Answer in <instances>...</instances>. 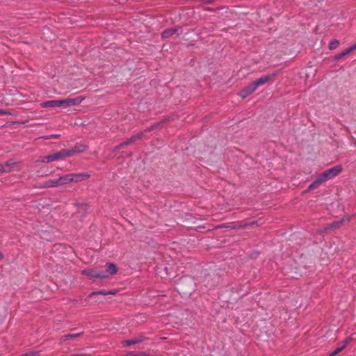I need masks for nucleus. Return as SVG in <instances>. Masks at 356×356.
Returning <instances> with one entry per match:
<instances>
[{
    "instance_id": "nucleus-14",
    "label": "nucleus",
    "mask_w": 356,
    "mask_h": 356,
    "mask_svg": "<svg viewBox=\"0 0 356 356\" xmlns=\"http://www.w3.org/2000/svg\"><path fill=\"white\" fill-rule=\"evenodd\" d=\"M356 49V43L354 44L353 46L350 47L349 48L345 49L344 51H341L340 54H337L335 57L336 60H339L342 57L345 56L346 55L351 53L352 51H355Z\"/></svg>"
},
{
    "instance_id": "nucleus-24",
    "label": "nucleus",
    "mask_w": 356,
    "mask_h": 356,
    "mask_svg": "<svg viewBox=\"0 0 356 356\" xmlns=\"http://www.w3.org/2000/svg\"><path fill=\"white\" fill-rule=\"evenodd\" d=\"M353 340L352 336H350L348 337H347L343 342H342V344H341V346L343 347V348H345L346 347V346L350 343Z\"/></svg>"
},
{
    "instance_id": "nucleus-11",
    "label": "nucleus",
    "mask_w": 356,
    "mask_h": 356,
    "mask_svg": "<svg viewBox=\"0 0 356 356\" xmlns=\"http://www.w3.org/2000/svg\"><path fill=\"white\" fill-rule=\"evenodd\" d=\"M146 339H147V338L145 337L140 336L139 337H136L133 339L124 340L122 341V344L125 346H129L131 345H134V344L143 342V341H145Z\"/></svg>"
},
{
    "instance_id": "nucleus-21",
    "label": "nucleus",
    "mask_w": 356,
    "mask_h": 356,
    "mask_svg": "<svg viewBox=\"0 0 356 356\" xmlns=\"http://www.w3.org/2000/svg\"><path fill=\"white\" fill-rule=\"evenodd\" d=\"M95 295H103V296H106L108 295V291H106V290H101V291H93L92 293H90L88 296V298H91L92 296H95Z\"/></svg>"
},
{
    "instance_id": "nucleus-30",
    "label": "nucleus",
    "mask_w": 356,
    "mask_h": 356,
    "mask_svg": "<svg viewBox=\"0 0 356 356\" xmlns=\"http://www.w3.org/2000/svg\"><path fill=\"white\" fill-rule=\"evenodd\" d=\"M0 114L1 115H10V113L9 111H6V110L0 108Z\"/></svg>"
},
{
    "instance_id": "nucleus-9",
    "label": "nucleus",
    "mask_w": 356,
    "mask_h": 356,
    "mask_svg": "<svg viewBox=\"0 0 356 356\" xmlns=\"http://www.w3.org/2000/svg\"><path fill=\"white\" fill-rule=\"evenodd\" d=\"M58 186H60V183L58 181V179H49V180L44 181L41 184L40 188H55V187H58Z\"/></svg>"
},
{
    "instance_id": "nucleus-35",
    "label": "nucleus",
    "mask_w": 356,
    "mask_h": 356,
    "mask_svg": "<svg viewBox=\"0 0 356 356\" xmlns=\"http://www.w3.org/2000/svg\"><path fill=\"white\" fill-rule=\"evenodd\" d=\"M3 259V254L0 253V259Z\"/></svg>"
},
{
    "instance_id": "nucleus-33",
    "label": "nucleus",
    "mask_w": 356,
    "mask_h": 356,
    "mask_svg": "<svg viewBox=\"0 0 356 356\" xmlns=\"http://www.w3.org/2000/svg\"><path fill=\"white\" fill-rule=\"evenodd\" d=\"M117 291L115 290L108 291V295H115Z\"/></svg>"
},
{
    "instance_id": "nucleus-19",
    "label": "nucleus",
    "mask_w": 356,
    "mask_h": 356,
    "mask_svg": "<svg viewBox=\"0 0 356 356\" xmlns=\"http://www.w3.org/2000/svg\"><path fill=\"white\" fill-rule=\"evenodd\" d=\"M243 89H245L250 95H251L257 90V87L254 85V82H252L246 87H245Z\"/></svg>"
},
{
    "instance_id": "nucleus-3",
    "label": "nucleus",
    "mask_w": 356,
    "mask_h": 356,
    "mask_svg": "<svg viewBox=\"0 0 356 356\" xmlns=\"http://www.w3.org/2000/svg\"><path fill=\"white\" fill-rule=\"evenodd\" d=\"M327 175L326 174L325 171L321 173L318 176V177L316 179V180L312 182L308 187L307 191H312L316 188H317L321 184L323 183L324 181L328 180Z\"/></svg>"
},
{
    "instance_id": "nucleus-20",
    "label": "nucleus",
    "mask_w": 356,
    "mask_h": 356,
    "mask_svg": "<svg viewBox=\"0 0 356 356\" xmlns=\"http://www.w3.org/2000/svg\"><path fill=\"white\" fill-rule=\"evenodd\" d=\"M97 278L99 280H104L108 277V275L106 271L97 270Z\"/></svg>"
},
{
    "instance_id": "nucleus-15",
    "label": "nucleus",
    "mask_w": 356,
    "mask_h": 356,
    "mask_svg": "<svg viewBox=\"0 0 356 356\" xmlns=\"http://www.w3.org/2000/svg\"><path fill=\"white\" fill-rule=\"evenodd\" d=\"M58 181L60 183V186H63L69 183L73 182L71 174L60 176V177H58Z\"/></svg>"
},
{
    "instance_id": "nucleus-29",
    "label": "nucleus",
    "mask_w": 356,
    "mask_h": 356,
    "mask_svg": "<svg viewBox=\"0 0 356 356\" xmlns=\"http://www.w3.org/2000/svg\"><path fill=\"white\" fill-rule=\"evenodd\" d=\"M127 356H147V355L144 353H129L127 354Z\"/></svg>"
},
{
    "instance_id": "nucleus-22",
    "label": "nucleus",
    "mask_w": 356,
    "mask_h": 356,
    "mask_svg": "<svg viewBox=\"0 0 356 356\" xmlns=\"http://www.w3.org/2000/svg\"><path fill=\"white\" fill-rule=\"evenodd\" d=\"M339 44V42L337 40H333L330 41V44H329V48L330 49H334L337 47Z\"/></svg>"
},
{
    "instance_id": "nucleus-26",
    "label": "nucleus",
    "mask_w": 356,
    "mask_h": 356,
    "mask_svg": "<svg viewBox=\"0 0 356 356\" xmlns=\"http://www.w3.org/2000/svg\"><path fill=\"white\" fill-rule=\"evenodd\" d=\"M35 163H50V161L47 160V155L40 156L37 161H35Z\"/></svg>"
},
{
    "instance_id": "nucleus-7",
    "label": "nucleus",
    "mask_w": 356,
    "mask_h": 356,
    "mask_svg": "<svg viewBox=\"0 0 356 356\" xmlns=\"http://www.w3.org/2000/svg\"><path fill=\"white\" fill-rule=\"evenodd\" d=\"M276 74H277L276 72H274L272 74H268L261 76L260 78L257 79V80H255L253 82L257 88L259 86H262V85L265 84L266 83H267L270 79H272Z\"/></svg>"
},
{
    "instance_id": "nucleus-5",
    "label": "nucleus",
    "mask_w": 356,
    "mask_h": 356,
    "mask_svg": "<svg viewBox=\"0 0 356 356\" xmlns=\"http://www.w3.org/2000/svg\"><path fill=\"white\" fill-rule=\"evenodd\" d=\"M143 136V133H142V132L138 133L137 134L132 136L131 137L128 138L127 140H125L124 142L121 143L120 145L116 146L115 147L114 150L119 149L124 146H127V145L134 143L136 140L142 138Z\"/></svg>"
},
{
    "instance_id": "nucleus-1",
    "label": "nucleus",
    "mask_w": 356,
    "mask_h": 356,
    "mask_svg": "<svg viewBox=\"0 0 356 356\" xmlns=\"http://www.w3.org/2000/svg\"><path fill=\"white\" fill-rule=\"evenodd\" d=\"M87 147V146H74L73 148L70 149H61L59 152L50 155H47V160L50 161V162H52L56 160L63 159L65 158L81 153Z\"/></svg>"
},
{
    "instance_id": "nucleus-17",
    "label": "nucleus",
    "mask_w": 356,
    "mask_h": 356,
    "mask_svg": "<svg viewBox=\"0 0 356 356\" xmlns=\"http://www.w3.org/2000/svg\"><path fill=\"white\" fill-rule=\"evenodd\" d=\"M81 335H82V332H79V333H76V334H65V335H63V336H62L60 337V341L61 342H64V341H65L67 340H69V339H74V338L80 337Z\"/></svg>"
},
{
    "instance_id": "nucleus-2",
    "label": "nucleus",
    "mask_w": 356,
    "mask_h": 356,
    "mask_svg": "<svg viewBox=\"0 0 356 356\" xmlns=\"http://www.w3.org/2000/svg\"><path fill=\"white\" fill-rule=\"evenodd\" d=\"M85 97H76L75 98H69L65 99H60L61 106H75L80 104L84 99Z\"/></svg>"
},
{
    "instance_id": "nucleus-12",
    "label": "nucleus",
    "mask_w": 356,
    "mask_h": 356,
    "mask_svg": "<svg viewBox=\"0 0 356 356\" xmlns=\"http://www.w3.org/2000/svg\"><path fill=\"white\" fill-rule=\"evenodd\" d=\"M71 175L73 182L81 181L90 177V175L88 173H72Z\"/></svg>"
},
{
    "instance_id": "nucleus-34",
    "label": "nucleus",
    "mask_w": 356,
    "mask_h": 356,
    "mask_svg": "<svg viewBox=\"0 0 356 356\" xmlns=\"http://www.w3.org/2000/svg\"><path fill=\"white\" fill-rule=\"evenodd\" d=\"M41 138L45 139V140H49L51 139L50 135L44 136L41 137Z\"/></svg>"
},
{
    "instance_id": "nucleus-10",
    "label": "nucleus",
    "mask_w": 356,
    "mask_h": 356,
    "mask_svg": "<svg viewBox=\"0 0 356 356\" xmlns=\"http://www.w3.org/2000/svg\"><path fill=\"white\" fill-rule=\"evenodd\" d=\"M40 106L42 108L61 106L60 99V100H49V101L42 102L40 103Z\"/></svg>"
},
{
    "instance_id": "nucleus-23",
    "label": "nucleus",
    "mask_w": 356,
    "mask_h": 356,
    "mask_svg": "<svg viewBox=\"0 0 356 356\" xmlns=\"http://www.w3.org/2000/svg\"><path fill=\"white\" fill-rule=\"evenodd\" d=\"M40 351H31L29 353H26L24 354L21 355L20 356H40Z\"/></svg>"
},
{
    "instance_id": "nucleus-32",
    "label": "nucleus",
    "mask_w": 356,
    "mask_h": 356,
    "mask_svg": "<svg viewBox=\"0 0 356 356\" xmlns=\"http://www.w3.org/2000/svg\"><path fill=\"white\" fill-rule=\"evenodd\" d=\"M50 137H51V139L58 138L60 137V135L59 134H51Z\"/></svg>"
},
{
    "instance_id": "nucleus-28",
    "label": "nucleus",
    "mask_w": 356,
    "mask_h": 356,
    "mask_svg": "<svg viewBox=\"0 0 356 356\" xmlns=\"http://www.w3.org/2000/svg\"><path fill=\"white\" fill-rule=\"evenodd\" d=\"M343 221H344V220L333 222L329 229H330V228H336V227H339V225H341Z\"/></svg>"
},
{
    "instance_id": "nucleus-4",
    "label": "nucleus",
    "mask_w": 356,
    "mask_h": 356,
    "mask_svg": "<svg viewBox=\"0 0 356 356\" xmlns=\"http://www.w3.org/2000/svg\"><path fill=\"white\" fill-rule=\"evenodd\" d=\"M327 175L326 174L325 171L321 173L318 176V177L316 179V180L312 182L308 187L307 191H312L316 188H317L321 184L323 183L324 181L328 180Z\"/></svg>"
},
{
    "instance_id": "nucleus-31",
    "label": "nucleus",
    "mask_w": 356,
    "mask_h": 356,
    "mask_svg": "<svg viewBox=\"0 0 356 356\" xmlns=\"http://www.w3.org/2000/svg\"><path fill=\"white\" fill-rule=\"evenodd\" d=\"M71 356H90V355L88 354H86V353H76V354H73Z\"/></svg>"
},
{
    "instance_id": "nucleus-8",
    "label": "nucleus",
    "mask_w": 356,
    "mask_h": 356,
    "mask_svg": "<svg viewBox=\"0 0 356 356\" xmlns=\"http://www.w3.org/2000/svg\"><path fill=\"white\" fill-rule=\"evenodd\" d=\"M341 171L342 167L339 165L325 170V172L327 175L328 179H330L337 176Z\"/></svg>"
},
{
    "instance_id": "nucleus-16",
    "label": "nucleus",
    "mask_w": 356,
    "mask_h": 356,
    "mask_svg": "<svg viewBox=\"0 0 356 356\" xmlns=\"http://www.w3.org/2000/svg\"><path fill=\"white\" fill-rule=\"evenodd\" d=\"M81 273L92 280L97 278V270L94 269H84Z\"/></svg>"
},
{
    "instance_id": "nucleus-18",
    "label": "nucleus",
    "mask_w": 356,
    "mask_h": 356,
    "mask_svg": "<svg viewBox=\"0 0 356 356\" xmlns=\"http://www.w3.org/2000/svg\"><path fill=\"white\" fill-rule=\"evenodd\" d=\"M177 31V29H168L163 31L161 35L163 38H168L174 35Z\"/></svg>"
},
{
    "instance_id": "nucleus-25",
    "label": "nucleus",
    "mask_w": 356,
    "mask_h": 356,
    "mask_svg": "<svg viewBox=\"0 0 356 356\" xmlns=\"http://www.w3.org/2000/svg\"><path fill=\"white\" fill-rule=\"evenodd\" d=\"M343 347H342L341 346L337 348L331 354H330L328 356H335L337 355V354H339V353H341L343 350Z\"/></svg>"
},
{
    "instance_id": "nucleus-6",
    "label": "nucleus",
    "mask_w": 356,
    "mask_h": 356,
    "mask_svg": "<svg viewBox=\"0 0 356 356\" xmlns=\"http://www.w3.org/2000/svg\"><path fill=\"white\" fill-rule=\"evenodd\" d=\"M15 163L13 160H9L5 163H0V173L9 172L14 168Z\"/></svg>"
},
{
    "instance_id": "nucleus-27",
    "label": "nucleus",
    "mask_w": 356,
    "mask_h": 356,
    "mask_svg": "<svg viewBox=\"0 0 356 356\" xmlns=\"http://www.w3.org/2000/svg\"><path fill=\"white\" fill-rule=\"evenodd\" d=\"M238 95L244 99V98L247 97L248 96H249L250 94L245 89H242L239 92Z\"/></svg>"
},
{
    "instance_id": "nucleus-13",
    "label": "nucleus",
    "mask_w": 356,
    "mask_h": 356,
    "mask_svg": "<svg viewBox=\"0 0 356 356\" xmlns=\"http://www.w3.org/2000/svg\"><path fill=\"white\" fill-rule=\"evenodd\" d=\"M106 272L109 275H115L118 272V267L113 263H107L106 264Z\"/></svg>"
}]
</instances>
